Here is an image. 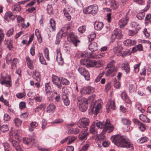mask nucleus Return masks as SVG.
<instances>
[{
  "mask_svg": "<svg viewBox=\"0 0 151 151\" xmlns=\"http://www.w3.org/2000/svg\"><path fill=\"white\" fill-rule=\"evenodd\" d=\"M0 129L1 131L3 132H7L9 130L8 126L6 125H3L2 126H1L0 127Z\"/></svg>",
  "mask_w": 151,
  "mask_h": 151,
  "instance_id": "c03bdc74",
  "label": "nucleus"
},
{
  "mask_svg": "<svg viewBox=\"0 0 151 151\" xmlns=\"http://www.w3.org/2000/svg\"><path fill=\"white\" fill-rule=\"evenodd\" d=\"M0 83L5 86L10 88L12 86V80L10 76L6 73H3L1 75Z\"/></svg>",
  "mask_w": 151,
  "mask_h": 151,
  "instance_id": "7ed1b4c3",
  "label": "nucleus"
},
{
  "mask_svg": "<svg viewBox=\"0 0 151 151\" xmlns=\"http://www.w3.org/2000/svg\"><path fill=\"white\" fill-rule=\"evenodd\" d=\"M136 107L138 110L140 111L142 113H143L145 112V110L142 108V105L140 104L137 103Z\"/></svg>",
  "mask_w": 151,
  "mask_h": 151,
  "instance_id": "a19ab883",
  "label": "nucleus"
},
{
  "mask_svg": "<svg viewBox=\"0 0 151 151\" xmlns=\"http://www.w3.org/2000/svg\"><path fill=\"white\" fill-rule=\"evenodd\" d=\"M78 30L79 32L83 33L86 31V27L84 25L82 26L79 27L78 28Z\"/></svg>",
  "mask_w": 151,
  "mask_h": 151,
  "instance_id": "bf43d9fd",
  "label": "nucleus"
},
{
  "mask_svg": "<svg viewBox=\"0 0 151 151\" xmlns=\"http://www.w3.org/2000/svg\"><path fill=\"white\" fill-rule=\"evenodd\" d=\"M36 7H29L26 10V12H28L30 13H34L36 11Z\"/></svg>",
  "mask_w": 151,
  "mask_h": 151,
  "instance_id": "3c124183",
  "label": "nucleus"
},
{
  "mask_svg": "<svg viewBox=\"0 0 151 151\" xmlns=\"http://www.w3.org/2000/svg\"><path fill=\"white\" fill-rule=\"evenodd\" d=\"M123 67L124 68V69L127 74L129 73L130 68L128 63L124 64Z\"/></svg>",
  "mask_w": 151,
  "mask_h": 151,
  "instance_id": "79ce46f5",
  "label": "nucleus"
},
{
  "mask_svg": "<svg viewBox=\"0 0 151 151\" xmlns=\"http://www.w3.org/2000/svg\"><path fill=\"white\" fill-rule=\"evenodd\" d=\"M16 17H17V20L18 22L21 23L22 22H24V19L21 16L16 15Z\"/></svg>",
  "mask_w": 151,
  "mask_h": 151,
  "instance_id": "774afa93",
  "label": "nucleus"
},
{
  "mask_svg": "<svg viewBox=\"0 0 151 151\" xmlns=\"http://www.w3.org/2000/svg\"><path fill=\"white\" fill-rule=\"evenodd\" d=\"M38 56L39 57V60L41 63L42 64L46 65V62L44 58L43 55L41 53L39 52V53Z\"/></svg>",
  "mask_w": 151,
  "mask_h": 151,
  "instance_id": "f704fd0d",
  "label": "nucleus"
},
{
  "mask_svg": "<svg viewBox=\"0 0 151 151\" xmlns=\"http://www.w3.org/2000/svg\"><path fill=\"white\" fill-rule=\"evenodd\" d=\"M22 6L18 3L14 4L12 7V9L14 13H17L19 12L22 9Z\"/></svg>",
  "mask_w": 151,
  "mask_h": 151,
  "instance_id": "f3484780",
  "label": "nucleus"
},
{
  "mask_svg": "<svg viewBox=\"0 0 151 151\" xmlns=\"http://www.w3.org/2000/svg\"><path fill=\"white\" fill-rule=\"evenodd\" d=\"M35 45H32L30 49V53L32 56H34L35 55Z\"/></svg>",
  "mask_w": 151,
  "mask_h": 151,
  "instance_id": "680f3d73",
  "label": "nucleus"
},
{
  "mask_svg": "<svg viewBox=\"0 0 151 151\" xmlns=\"http://www.w3.org/2000/svg\"><path fill=\"white\" fill-rule=\"evenodd\" d=\"M122 122L123 124L125 125H129L131 124V122L128 119L126 118H123Z\"/></svg>",
  "mask_w": 151,
  "mask_h": 151,
  "instance_id": "49530a36",
  "label": "nucleus"
},
{
  "mask_svg": "<svg viewBox=\"0 0 151 151\" xmlns=\"http://www.w3.org/2000/svg\"><path fill=\"white\" fill-rule=\"evenodd\" d=\"M96 34L95 32H91L88 36L89 42L93 41L96 37Z\"/></svg>",
  "mask_w": 151,
  "mask_h": 151,
  "instance_id": "ea45409f",
  "label": "nucleus"
},
{
  "mask_svg": "<svg viewBox=\"0 0 151 151\" xmlns=\"http://www.w3.org/2000/svg\"><path fill=\"white\" fill-rule=\"evenodd\" d=\"M23 143L28 145L30 143L34 144L36 142V137L35 136L30 137L29 138H25L23 139Z\"/></svg>",
  "mask_w": 151,
  "mask_h": 151,
  "instance_id": "f8f14e48",
  "label": "nucleus"
},
{
  "mask_svg": "<svg viewBox=\"0 0 151 151\" xmlns=\"http://www.w3.org/2000/svg\"><path fill=\"white\" fill-rule=\"evenodd\" d=\"M6 16L8 17L12 20L14 21L16 18V16L14 15L13 13L11 12H8L6 14Z\"/></svg>",
  "mask_w": 151,
  "mask_h": 151,
  "instance_id": "72a5a7b5",
  "label": "nucleus"
},
{
  "mask_svg": "<svg viewBox=\"0 0 151 151\" xmlns=\"http://www.w3.org/2000/svg\"><path fill=\"white\" fill-rule=\"evenodd\" d=\"M122 47L120 45H118L116 47H114L113 50L114 52L118 56H121L122 55Z\"/></svg>",
  "mask_w": 151,
  "mask_h": 151,
  "instance_id": "6ab92c4d",
  "label": "nucleus"
},
{
  "mask_svg": "<svg viewBox=\"0 0 151 151\" xmlns=\"http://www.w3.org/2000/svg\"><path fill=\"white\" fill-rule=\"evenodd\" d=\"M56 51L57 54L56 60L59 65H62L64 63V61L62 58L61 53L60 51V50H57Z\"/></svg>",
  "mask_w": 151,
  "mask_h": 151,
  "instance_id": "9b49d317",
  "label": "nucleus"
},
{
  "mask_svg": "<svg viewBox=\"0 0 151 151\" xmlns=\"http://www.w3.org/2000/svg\"><path fill=\"white\" fill-rule=\"evenodd\" d=\"M89 123V120L88 118L83 117L79 120L78 124L79 128H82L88 126Z\"/></svg>",
  "mask_w": 151,
  "mask_h": 151,
  "instance_id": "423d86ee",
  "label": "nucleus"
},
{
  "mask_svg": "<svg viewBox=\"0 0 151 151\" xmlns=\"http://www.w3.org/2000/svg\"><path fill=\"white\" fill-rule=\"evenodd\" d=\"M92 53H88L86 51L81 53V56L82 58L85 57L88 58H96L94 56L92 55Z\"/></svg>",
  "mask_w": 151,
  "mask_h": 151,
  "instance_id": "5701e85b",
  "label": "nucleus"
},
{
  "mask_svg": "<svg viewBox=\"0 0 151 151\" xmlns=\"http://www.w3.org/2000/svg\"><path fill=\"white\" fill-rule=\"evenodd\" d=\"M129 19L127 17L123 18L120 20L119 22V25L121 28H123L127 23Z\"/></svg>",
  "mask_w": 151,
  "mask_h": 151,
  "instance_id": "4468645a",
  "label": "nucleus"
},
{
  "mask_svg": "<svg viewBox=\"0 0 151 151\" xmlns=\"http://www.w3.org/2000/svg\"><path fill=\"white\" fill-rule=\"evenodd\" d=\"M77 104L79 109L82 112L87 110L88 107V100L85 98H81L78 99Z\"/></svg>",
  "mask_w": 151,
  "mask_h": 151,
  "instance_id": "20e7f679",
  "label": "nucleus"
},
{
  "mask_svg": "<svg viewBox=\"0 0 151 151\" xmlns=\"http://www.w3.org/2000/svg\"><path fill=\"white\" fill-rule=\"evenodd\" d=\"M87 64V67H92L97 65H100V62L99 61H96L94 60H91L88 59V61Z\"/></svg>",
  "mask_w": 151,
  "mask_h": 151,
  "instance_id": "a211bd4d",
  "label": "nucleus"
},
{
  "mask_svg": "<svg viewBox=\"0 0 151 151\" xmlns=\"http://www.w3.org/2000/svg\"><path fill=\"white\" fill-rule=\"evenodd\" d=\"M69 83V81L64 78H62L61 79H60L61 85L62 84L64 85H67Z\"/></svg>",
  "mask_w": 151,
  "mask_h": 151,
  "instance_id": "de8ad7c7",
  "label": "nucleus"
},
{
  "mask_svg": "<svg viewBox=\"0 0 151 151\" xmlns=\"http://www.w3.org/2000/svg\"><path fill=\"white\" fill-rule=\"evenodd\" d=\"M99 128H103V132L104 133L106 132L110 133L112 132L114 129L113 126L110 123L109 120L107 119L104 124L100 122H93L90 126V132L92 134H96L98 133V129Z\"/></svg>",
  "mask_w": 151,
  "mask_h": 151,
  "instance_id": "f257e3e1",
  "label": "nucleus"
},
{
  "mask_svg": "<svg viewBox=\"0 0 151 151\" xmlns=\"http://www.w3.org/2000/svg\"><path fill=\"white\" fill-rule=\"evenodd\" d=\"M139 29H138V28H137L135 30H129L128 32V34L129 35L133 36L136 35L137 33L138 30Z\"/></svg>",
  "mask_w": 151,
  "mask_h": 151,
  "instance_id": "37998d69",
  "label": "nucleus"
},
{
  "mask_svg": "<svg viewBox=\"0 0 151 151\" xmlns=\"http://www.w3.org/2000/svg\"><path fill=\"white\" fill-rule=\"evenodd\" d=\"M148 140V139L147 137H144L140 138L137 140V142L139 143H143L147 142Z\"/></svg>",
  "mask_w": 151,
  "mask_h": 151,
  "instance_id": "a18cd8bd",
  "label": "nucleus"
},
{
  "mask_svg": "<svg viewBox=\"0 0 151 151\" xmlns=\"http://www.w3.org/2000/svg\"><path fill=\"white\" fill-rule=\"evenodd\" d=\"M78 71L81 75L84 77L86 80L88 81L90 80L89 73L86 69L82 67H80L78 69Z\"/></svg>",
  "mask_w": 151,
  "mask_h": 151,
  "instance_id": "39448f33",
  "label": "nucleus"
},
{
  "mask_svg": "<svg viewBox=\"0 0 151 151\" xmlns=\"http://www.w3.org/2000/svg\"><path fill=\"white\" fill-rule=\"evenodd\" d=\"M14 32V30L13 28H12L10 29L8 31L6 34L7 36L8 37H9L13 34Z\"/></svg>",
  "mask_w": 151,
  "mask_h": 151,
  "instance_id": "69168bd1",
  "label": "nucleus"
},
{
  "mask_svg": "<svg viewBox=\"0 0 151 151\" xmlns=\"http://www.w3.org/2000/svg\"><path fill=\"white\" fill-rule=\"evenodd\" d=\"M93 91V88L91 86H88L83 88L81 91V92L82 94H89L91 93Z\"/></svg>",
  "mask_w": 151,
  "mask_h": 151,
  "instance_id": "2eb2a0df",
  "label": "nucleus"
},
{
  "mask_svg": "<svg viewBox=\"0 0 151 151\" xmlns=\"http://www.w3.org/2000/svg\"><path fill=\"white\" fill-rule=\"evenodd\" d=\"M80 132L79 129L78 128H74L70 129L71 134H77Z\"/></svg>",
  "mask_w": 151,
  "mask_h": 151,
  "instance_id": "052dcab7",
  "label": "nucleus"
},
{
  "mask_svg": "<svg viewBox=\"0 0 151 151\" xmlns=\"http://www.w3.org/2000/svg\"><path fill=\"white\" fill-rule=\"evenodd\" d=\"M91 5L84 8L83 9V12L86 14H91Z\"/></svg>",
  "mask_w": 151,
  "mask_h": 151,
  "instance_id": "58836bf2",
  "label": "nucleus"
},
{
  "mask_svg": "<svg viewBox=\"0 0 151 151\" xmlns=\"http://www.w3.org/2000/svg\"><path fill=\"white\" fill-rule=\"evenodd\" d=\"M50 23L53 31H55L56 28V24L55 21L52 18H51L50 19Z\"/></svg>",
  "mask_w": 151,
  "mask_h": 151,
  "instance_id": "e433bc0d",
  "label": "nucleus"
},
{
  "mask_svg": "<svg viewBox=\"0 0 151 151\" xmlns=\"http://www.w3.org/2000/svg\"><path fill=\"white\" fill-rule=\"evenodd\" d=\"M137 86L136 85L131 84L129 85V90L130 92H133L136 91Z\"/></svg>",
  "mask_w": 151,
  "mask_h": 151,
  "instance_id": "8fccbe9b",
  "label": "nucleus"
},
{
  "mask_svg": "<svg viewBox=\"0 0 151 151\" xmlns=\"http://www.w3.org/2000/svg\"><path fill=\"white\" fill-rule=\"evenodd\" d=\"M106 109H107V111L108 113L109 112L111 109H115L116 106L114 101L110 100L106 104Z\"/></svg>",
  "mask_w": 151,
  "mask_h": 151,
  "instance_id": "9d476101",
  "label": "nucleus"
},
{
  "mask_svg": "<svg viewBox=\"0 0 151 151\" xmlns=\"http://www.w3.org/2000/svg\"><path fill=\"white\" fill-rule=\"evenodd\" d=\"M88 133H85L81 132L79 134L78 138L80 140H83L87 139V135Z\"/></svg>",
  "mask_w": 151,
  "mask_h": 151,
  "instance_id": "2f4dec72",
  "label": "nucleus"
},
{
  "mask_svg": "<svg viewBox=\"0 0 151 151\" xmlns=\"http://www.w3.org/2000/svg\"><path fill=\"white\" fill-rule=\"evenodd\" d=\"M88 59L86 58L84 59H82L80 61V64L82 65H86V66L87 67V64L88 62Z\"/></svg>",
  "mask_w": 151,
  "mask_h": 151,
  "instance_id": "603ef678",
  "label": "nucleus"
},
{
  "mask_svg": "<svg viewBox=\"0 0 151 151\" xmlns=\"http://www.w3.org/2000/svg\"><path fill=\"white\" fill-rule=\"evenodd\" d=\"M47 12L49 14L52 13L53 10V8L51 5H48L47 6Z\"/></svg>",
  "mask_w": 151,
  "mask_h": 151,
  "instance_id": "e2e57ef3",
  "label": "nucleus"
},
{
  "mask_svg": "<svg viewBox=\"0 0 151 151\" xmlns=\"http://www.w3.org/2000/svg\"><path fill=\"white\" fill-rule=\"evenodd\" d=\"M95 107L94 106L93 108L94 109H95L94 113L95 115H97L101 107V104L96 102L95 103Z\"/></svg>",
  "mask_w": 151,
  "mask_h": 151,
  "instance_id": "393cba45",
  "label": "nucleus"
},
{
  "mask_svg": "<svg viewBox=\"0 0 151 151\" xmlns=\"http://www.w3.org/2000/svg\"><path fill=\"white\" fill-rule=\"evenodd\" d=\"M65 9H66V11L68 12H69L70 13H72L74 12L75 11V9L71 6H68Z\"/></svg>",
  "mask_w": 151,
  "mask_h": 151,
  "instance_id": "0e129e2a",
  "label": "nucleus"
},
{
  "mask_svg": "<svg viewBox=\"0 0 151 151\" xmlns=\"http://www.w3.org/2000/svg\"><path fill=\"white\" fill-rule=\"evenodd\" d=\"M62 98L64 104L66 106H68L70 104V101L68 97L65 94H64L62 96Z\"/></svg>",
  "mask_w": 151,
  "mask_h": 151,
  "instance_id": "7c9ffc66",
  "label": "nucleus"
},
{
  "mask_svg": "<svg viewBox=\"0 0 151 151\" xmlns=\"http://www.w3.org/2000/svg\"><path fill=\"white\" fill-rule=\"evenodd\" d=\"M68 39L69 40L73 43L75 46H77V43L80 42V41L78 40L77 37L73 33H70Z\"/></svg>",
  "mask_w": 151,
  "mask_h": 151,
  "instance_id": "6e6552de",
  "label": "nucleus"
},
{
  "mask_svg": "<svg viewBox=\"0 0 151 151\" xmlns=\"http://www.w3.org/2000/svg\"><path fill=\"white\" fill-rule=\"evenodd\" d=\"M35 34L37 38V40L38 42L40 43L42 41V38L41 37L40 33L38 29H37L35 30Z\"/></svg>",
  "mask_w": 151,
  "mask_h": 151,
  "instance_id": "473e14b6",
  "label": "nucleus"
},
{
  "mask_svg": "<svg viewBox=\"0 0 151 151\" xmlns=\"http://www.w3.org/2000/svg\"><path fill=\"white\" fill-rule=\"evenodd\" d=\"M27 64L29 68L31 69H33V65L32 62L31 60L29 58L28 56H26L25 58Z\"/></svg>",
  "mask_w": 151,
  "mask_h": 151,
  "instance_id": "bb28decb",
  "label": "nucleus"
},
{
  "mask_svg": "<svg viewBox=\"0 0 151 151\" xmlns=\"http://www.w3.org/2000/svg\"><path fill=\"white\" fill-rule=\"evenodd\" d=\"M122 35L121 30L119 29H116L114 31L111 38L112 40H114L116 39H120L122 38Z\"/></svg>",
  "mask_w": 151,
  "mask_h": 151,
  "instance_id": "0eeeda50",
  "label": "nucleus"
},
{
  "mask_svg": "<svg viewBox=\"0 0 151 151\" xmlns=\"http://www.w3.org/2000/svg\"><path fill=\"white\" fill-rule=\"evenodd\" d=\"M103 23L101 22L96 21L94 23V28L96 30H101L104 26Z\"/></svg>",
  "mask_w": 151,
  "mask_h": 151,
  "instance_id": "412c9836",
  "label": "nucleus"
},
{
  "mask_svg": "<svg viewBox=\"0 0 151 151\" xmlns=\"http://www.w3.org/2000/svg\"><path fill=\"white\" fill-rule=\"evenodd\" d=\"M124 44L127 46H131L135 45L136 41L134 40H127L124 41Z\"/></svg>",
  "mask_w": 151,
  "mask_h": 151,
  "instance_id": "4be33fe9",
  "label": "nucleus"
},
{
  "mask_svg": "<svg viewBox=\"0 0 151 151\" xmlns=\"http://www.w3.org/2000/svg\"><path fill=\"white\" fill-rule=\"evenodd\" d=\"M14 122L16 126L19 127L21 125L22 122L20 119L16 118L14 120Z\"/></svg>",
  "mask_w": 151,
  "mask_h": 151,
  "instance_id": "13d9d810",
  "label": "nucleus"
},
{
  "mask_svg": "<svg viewBox=\"0 0 151 151\" xmlns=\"http://www.w3.org/2000/svg\"><path fill=\"white\" fill-rule=\"evenodd\" d=\"M64 15L65 17L68 21H70L71 19V17L70 14L66 11V9H64L63 10Z\"/></svg>",
  "mask_w": 151,
  "mask_h": 151,
  "instance_id": "c9c22d12",
  "label": "nucleus"
},
{
  "mask_svg": "<svg viewBox=\"0 0 151 151\" xmlns=\"http://www.w3.org/2000/svg\"><path fill=\"white\" fill-rule=\"evenodd\" d=\"M131 52L130 50L128 49L127 50H126L123 51V53H122V56L123 57L124 56L130 55L131 54Z\"/></svg>",
  "mask_w": 151,
  "mask_h": 151,
  "instance_id": "5fc2aeb1",
  "label": "nucleus"
},
{
  "mask_svg": "<svg viewBox=\"0 0 151 151\" xmlns=\"http://www.w3.org/2000/svg\"><path fill=\"white\" fill-rule=\"evenodd\" d=\"M115 63V62L114 60H111L110 62L108 63L107 65V66L106 67V68H110L115 69V68L114 66Z\"/></svg>",
  "mask_w": 151,
  "mask_h": 151,
  "instance_id": "4c0bfd02",
  "label": "nucleus"
},
{
  "mask_svg": "<svg viewBox=\"0 0 151 151\" xmlns=\"http://www.w3.org/2000/svg\"><path fill=\"white\" fill-rule=\"evenodd\" d=\"M91 14L93 15H95L98 11V6L96 4L91 5Z\"/></svg>",
  "mask_w": 151,
  "mask_h": 151,
  "instance_id": "a878e982",
  "label": "nucleus"
},
{
  "mask_svg": "<svg viewBox=\"0 0 151 151\" xmlns=\"http://www.w3.org/2000/svg\"><path fill=\"white\" fill-rule=\"evenodd\" d=\"M32 77L37 82H40V74L39 72H34Z\"/></svg>",
  "mask_w": 151,
  "mask_h": 151,
  "instance_id": "c756f323",
  "label": "nucleus"
},
{
  "mask_svg": "<svg viewBox=\"0 0 151 151\" xmlns=\"http://www.w3.org/2000/svg\"><path fill=\"white\" fill-rule=\"evenodd\" d=\"M53 83L58 88L60 89L62 85L60 84V79L55 75H52V77Z\"/></svg>",
  "mask_w": 151,
  "mask_h": 151,
  "instance_id": "1a4fd4ad",
  "label": "nucleus"
},
{
  "mask_svg": "<svg viewBox=\"0 0 151 151\" xmlns=\"http://www.w3.org/2000/svg\"><path fill=\"white\" fill-rule=\"evenodd\" d=\"M56 108V106L54 104H50L47 107L46 112L52 114L55 112Z\"/></svg>",
  "mask_w": 151,
  "mask_h": 151,
  "instance_id": "dca6fc26",
  "label": "nucleus"
},
{
  "mask_svg": "<svg viewBox=\"0 0 151 151\" xmlns=\"http://www.w3.org/2000/svg\"><path fill=\"white\" fill-rule=\"evenodd\" d=\"M111 139L113 143L117 146L128 148L130 150L134 149L132 144L125 136L117 135L113 136Z\"/></svg>",
  "mask_w": 151,
  "mask_h": 151,
  "instance_id": "f03ea898",
  "label": "nucleus"
},
{
  "mask_svg": "<svg viewBox=\"0 0 151 151\" xmlns=\"http://www.w3.org/2000/svg\"><path fill=\"white\" fill-rule=\"evenodd\" d=\"M9 141L12 143V146L15 148L16 151H22V149L16 140L11 138H10Z\"/></svg>",
  "mask_w": 151,
  "mask_h": 151,
  "instance_id": "ddd939ff",
  "label": "nucleus"
},
{
  "mask_svg": "<svg viewBox=\"0 0 151 151\" xmlns=\"http://www.w3.org/2000/svg\"><path fill=\"white\" fill-rule=\"evenodd\" d=\"M106 132L104 133L103 132V131H102V133H101L99 135H98L97 136L98 139L97 140H99V141L101 140H104V139L105 138V136L104 135V134Z\"/></svg>",
  "mask_w": 151,
  "mask_h": 151,
  "instance_id": "6e6d98bb",
  "label": "nucleus"
},
{
  "mask_svg": "<svg viewBox=\"0 0 151 151\" xmlns=\"http://www.w3.org/2000/svg\"><path fill=\"white\" fill-rule=\"evenodd\" d=\"M44 55L47 60L48 61L50 60V58L49 57V50L47 48H45V49Z\"/></svg>",
  "mask_w": 151,
  "mask_h": 151,
  "instance_id": "09e8293b",
  "label": "nucleus"
},
{
  "mask_svg": "<svg viewBox=\"0 0 151 151\" xmlns=\"http://www.w3.org/2000/svg\"><path fill=\"white\" fill-rule=\"evenodd\" d=\"M139 119L143 122L147 123H149L150 122V120L147 116L143 114L139 115Z\"/></svg>",
  "mask_w": 151,
  "mask_h": 151,
  "instance_id": "cd10ccee",
  "label": "nucleus"
},
{
  "mask_svg": "<svg viewBox=\"0 0 151 151\" xmlns=\"http://www.w3.org/2000/svg\"><path fill=\"white\" fill-rule=\"evenodd\" d=\"M147 8H145L144 9V12H141L140 13H138L136 17L137 18L140 20H141L144 17L145 13L144 12H145L148 9L149 7H148V5H147Z\"/></svg>",
  "mask_w": 151,
  "mask_h": 151,
  "instance_id": "c85d7f7f",
  "label": "nucleus"
},
{
  "mask_svg": "<svg viewBox=\"0 0 151 151\" xmlns=\"http://www.w3.org/2000/svg\"><path fill=\"white\" fill-rule=\"evenodd\" d=\"M138 128L142 132H143L145 130V126L142 123H141V124H139L138 125Z\"/></svg>",
  "mask_w": 151,
  "mask_h": 151,
  "instance_id": "338daca9",
  "label": "nucleus"
},
{
  "mask_svg": "<svg viewBox=\"0 0 151 151\" xmlns=\"http://www.w3.org/2000/svg\"><path fill=\"white\" fill-rule=\"evenodd\" d=\"M45 86V91L47 93L50 92L51 91V88L50 86V83H46Z\"/></svg>",
  "mask_w": 151,
  "mask_h": 151,
  "instance_id": "864d4df0",
  "label": "nucleus"
},
{
  "mask_svg": "<svg viewBox=\"0 0 151 151\" xmlns=\"http://www.w3.org/2000/svg\"><path fill=\"white\" fill-rule=\"evenodd\" d=\"M63 32L64 31L62 29H61L60 30L58 33L55 42V43L56 44H59L60 43L63 36Z\"/></svg>",
  "mask_w": 151,
  "mask_h": 151,
  "instance_id": "aec40b11",
  "label": "nucleus"
},
{
  "mask_svg": "<svg viewBox=\"0 0 151 151\" xmlns=\"http://www.w3.org/2000/svg\"><path fill=\"white\" fill-rule=\"evenodd\" d=\"M89 49L91 52H93L98 50V46L97 44L93 42L91 43L89 45Z\"/></svg>",
  "mask_w": 151,
  "mask_h": 151,
  "instance_id": "b1692460",
  "label": "nucleus"
},
{
  "mask_svg": "<svg viewBox=\"0 0 151 151\" xmlns=\"http://www.w3.org/2000/svg\"><path fill=\"white\" fill-rule=\"evenodd\" d=\"M3 145L4 147L5 151H10V146L8 143L5 142L3 143Z\"/></svg>",
  "mask_w": 151,
  "mask_h": 151,
  "instance_id": "4d7b16f0",
  "label": "nucleus"
}]
</instances>
